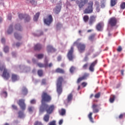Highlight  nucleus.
Masks as SVG:
<instances>
[{
    "instance_id": "obj_52",
    "label": "nucleus",
    "mask_w": 125,
    "mask_h": 125,
    "mask_svg": "<svg viewBox=\"0 0 125 125\" xmlns=\"http://www.w3.org/2000/svg\"><path fill=\"white\" fill-rule=\"evenodd\" d=\"M4 51L5 53H7L9 51V48H8V47H7V46L5 47L4 48Z\"/></svg>"
},
{
    "instance_id": "obj_43",
    "label": "nucleus",
    "mask_w": 125,
    "mask_h": 125,
    "mask_svg": "<svg viewBox=\"0 0 125 125\" xmlns=\"http://www.w3.org/2000/svg\"><path fill=\"white\" fill-rule=\"evenodd\" d=\"M124 117H125V113H123V114H120L118 118H119V119H123Z\"/></svg>"
},
{
    "instance_id": "obj_45",
    "label": "nucleus",
    "mask_w": 125,
    "mask_h": 125,
    "mask_svg": "<svg viewBox=\"0 0 125 125\" xmlns=\"http://www.w3.org/2000/svg\"><path fill=\"white\" fill-rule=\"evenodd\" d=\"M49 125H56V121H53L50 122L49 124Z\"/></svg>"
},
{
    "instance_id": "obj_10",
    "label": "nucleus",
    "mask_w": 125,
    "mask_h": 125,
    "mask_svg": "<svg viewBox=\"0 0 125 125\" xmlns=\"http://www.w3.org/2000/svg\"><path fill=\"white\" fill-rule=\"evenodd\" d=\"M117 22V21L116 18H110V19H109L108 21V23L110 26L113 27L116 25Z\"/></svg>"
},
{
    "instance_id": "obj_51",
    "label": "nucleus",
    "mask_w": 125,
    "mask_h": 125,
    "mask_svg": "<svg viewBox=\"0 0 125 125\" xmlns=\"http://www.w3.org/2000/svg\"><path fill=\"white\" fill-rule=\"evenodd\" d=\"M101 94L100 93H98L95 95L94 97L95 98H99L100 97Z\"/></svg>"
},
{
    "instance_id": "obj_42",
    "label": "nucleus",
    "mask_w": 125,
    "mask_h": 125,
    "mask_svg": "<svg viewBox=\"0 0 125 125\" xmlns=\"http://www.w3.org/2000/svg\"><path fill=\"white\" fill-rule=\"evenodd\" d=\"M38 65L40 68H44V67L45 68V63L43 64V63H38Z\"/></svg>"
},
{
    "instance_id": "obj_26",
    "label": "nucleus",
    "mask_w": 125,
    "mask_h": 125,
    "mask_svg": "<svg viewBox=\"0 0 125 125\" xmlns=\"http://www.w3.org/2000/svg\"><path fill=\"white\" fill-rule=\"evenodd\" d=\"M73 99V94L72 93L69 94L68 96H67V99H66V102L67 103L70 102Z\"/></svg>"
},
{
    "instance_id": "obj_25",
    "label": "nucleus",
    "mask_w": 125,
    "mask_h": 125,
    "mask_svg": "<svg viewBox=\"0 0 125 125\" xmlns=\"http://www.w3.org/2000/svg\"><path fill=\"white\" fill-rule=\"evenodd\" d=\"M116 99V96L111 95L110 96V98L109 99V101L110 103H113L115 100Z\"/></svg>"
},
{
    "instance_id": "obj_23",
    "label": "nucleus",
    "mask_w": 125,
    "mask_h": 125,
    "mask_svg": "<svg viewBox=\"0 0 125 125\" xmlns=\"http://www.w3.org/2000/svg\"><path fill=\"white\" fill-rule=\"evenodd\" d=\"M55 72L63 74L65 73V71L62 69L58 68L55 70Z\"/></svg>"
},
{
    "instance_id": "obj_58",
    "label": "nucleus",
    "mask_w": 125,
    "mask_h": 125,
    "mask_svg": "<svg viewBox=\"0 0 125 125\" xmlns=\"http://www.w3.org/2000/svg\"><path fill=\"white\" fill-rule=\"evenodd\" d=\"M63 123V120H60V122H59V125H61Z\"/></svg>"
},
{
    "instance_id": "obj_56",
    "label": "nucleus",
    "mask_w": 125,
    "mask_h": 125,
    "mask_svg": "<svg viewBox=\"0 0 125 125\" xmlns=\"http://www.w3.org/2000/svg\"><path fill=\"white\" fill-rule=\"evenodd\" d=\"M87 83L85 82H83L82 83H81V85L83 86V87H85L87 85Z\"/></svg>"
},
{
    "instance_id": "obj_15",
    "label": "nucleus",
    "mask_w": 125,
    "mask_h": 125,
    "mask_svg": "<svg viewBox=\"0 0 125 125\" xmlns=\"http://www.w3.org/2000/svg\"><path fill=\"white\" fill-rule=\"evenodd\" d=\"M97 17L96 16H90L89 21H88V24L90 26H91L93 24V23L96 21V19Z\"/></svg>"
},
{
    "instance_id": "obj_55",
    "label": "nucleus",
    "mask_w": 125,
    "mask_h": 125,
    "mask_svg": "<svg viewBox=\"0 0 125 125\" xmlns=\"http://www.w3.org/2000/svg\"><path fill=\"white\" fill-rule=\"evenodd\" d=\"M87 66H88V63H85V64H84V65H83V69H86Z\"/></svg>"
},
{
    "instance_id": "obj_39",
    "label": "nucleus",
    "mask_w": 125,
    "mask_h": 125,
    "mask_svg": "<svg viewBox=\"0 0 125 125\" xmlns=\"http://www.w3.org/2000/svg\"><path fill=\"white\" fill-rule=\"evenodd\" d=\"M14 35H15V37L16 39L18 40H20L21 39V36H20L17 33H15Z\"/></svg>"
},
{
    "instance_id": "obj_63",
    "label": "nucleus",
    "mask_w": 125,
    "mask_h": 125,
    "mask_svg": "<svg viewBox=\"0 0 125 125\" xmlns=\"http://www.w3.org/2000/svg\"><path fill=\"white\" fill-rule=\"evenodd\" d=\"M8 19L9 20H11V19H12V17H11V16H8Z\"/></svg>"
},
{
    "instance_id": "obj_53",
    "label": "nucleus",
    "mask_w": 125,
    "mask_h": 125,
    "mask_svg": "<svg viewBox=\"0 0 125 125\" xmlns=\"http://www.w3.org/2000/svg\"><path fill=\"white\" fill-rule=\"evenodd\" d=\"M28 110L30 112H32L33 111V107L32 106H30L28 107Z\"/></svg>"
},
{
    "instance_id": "obj_8",
    "label": "nucleus",
    "mask_w": 125,
    "mask_h": 125,
    "mask_svg": "<svg viewBox=\"0 0 125 125\" xmlns=\"http://www.w3.org/2000/svg\"><path fill=\"white\" fill-rule=\"evenodd\" d=\"M62 5V1L61 0L60 1H59V3L57 4V7L54 9V12L56 14H58L61 10Z\"/></svg>"
},
{
    "instance_id": "obj_54",
    "label": "nucleus",
    "mask_w": 125,
    "mask_h": 125,
    "mask_svg": "<svg viewBox=\"0 0 125 125\" xmlns=\"http://www.w3.org/2000/svg\"><path fill=\"white\" fill-rule=\"evenodd\" d=\"M30 103L31 104H35L36 103V101L35 99H33L30 101Z\"/></svg>"
},
{
    "instance_id": "obj_44",
    "label": "nucleus",
    "mask_w": 125,
    "mask_h": 125,
    "mask_svg": "<svg viewBox=\"0 0 125 125\" xmlns=\"http://www.w3.org/2000/svg\"><path fill=\"white\" fill-rule=\"evenodd\" d=\"M75 69V68L73 66H72L71 67H70V69H69V71H70V73H73Z\"/></svg>"
},
{
    "instance_id": "obj_48",
    "label": "nucleus",
    "mask_w": 125,
    "mask_h": 125,
    "mask_svg": "<svg viewBox=\"0 0 125 125\" xmlns=\"http://www.w3.org/2000/svg\"><path fill=\"white\" fill-rule=\"evenodd\" d=\"M46 79H42V85H45V84H46Z\"/></svg>"
},
{
    "instance_id": "obj_61",
    "label": "nucleus",
    "mask_w": 125,
    "mask_h": 125,
    "mask_svg": "<svg viewBox=\"0 0 125 125\" xmlns=\"http://www.w3.org/2000/svg\"><path fill=\"white\" fill-rule=\"evenodd\" d=\"M21 45V44L20 43L18 42V43H17V44H16V46L18 47H19Z\"/></svg>"
},
{
    "instance_id": "obj_30",
    "label": "nucleus",
    "mask_w": 125,
    "mask_h": 125,
    "mask_svg": "<svg viewBox=\"0 0 125 125\" xmlns=\"http://www.w3.org/2000/svg\"><path fill=\"white\" fill-rule=\"evenodd\" d=\"M117 3V0H110V6H114Z\"/></svg>"
},
{
    "instance_id": "obj_18",
    "label": "nucleus",
    "mask_w": 125,
    "mask_h": 125,
    "mask_svg": "<svg viewBox=\"0 0 125 125\" xmlns=\"http://www.w3.org/2000/svg\"><path fill=\"white\" fill-rule=\"evenodd\" d=\"M28 93V89L24 86H23L21 91V95L22 96H26Z\"/></svg>"
},
{
    "instance_id": "obj_1",
    "label": "nucleus",
    "mask_w": 125,
    "mask_h": 125,
    "mask_svg": "<svg viewBox=\"0 0 125 125\" xmlns=\"http://www.w3.org/2000/svg\"><path fill=\"white\" fill-rule=\"evenodd\" d=\"M55 108V105L53 104L49 105L47 104H42L40 107V113L42 114L46 111L48 114H51L53 112Z\"/></svg>"
},
{
    "instance_id": "obj_24",
    "label": "nucleus",
    "mask_w": 125,
    "mask_h": 125,
    "mask_svg": "<svg viewBox=\"0 0 125 125\" xmlns=\"http://www.w3.org/2000/svg\"><path fill=\"white\" fill-rule=\"evenodd\" d=\"M95 5L96 6V12H99L100 11V7L99 2H98V1H96L95 2Z\"/></svg>"
},
{
    "instance_id": "obj_37",
    "label": "nucleus",
    "mask_w": 125,
    "mask_h": 125,
    "mask_svg": "<svg viewBox=\"0 0 125 125\" xmlns=\"http://www.w3.org/2000/svg\"><path fill=\"white\" fill-rule=\"evenodd\" d=\"M24 117V115L22 112L21 111L19 112V118H22Z\"/></svg>"
},
{
    "instance_id": "obj_60",
    "label": "nucleus",
    "mask_w": 125,
    "mask_h": 125,
    "mask_svg": "<svg viewBox=\"0 0 125 125\" xmlns=\"http://www.w3.org/2000/svg\"><path fill=\"white\" fill-rule=\"evenodd\" d=\"M61 60H62V57L61 56L58 57V61H61Z\"/></svg>"
},
{
    "instance_id": "obj_12",
    "label": "nucleus",
    "mask_w": 125,
    "mask_h": 125,
    "mask_svg": "<svg viewBox=\"0 0 125 125\" xmlns=\"http://www.w3.org/2000/svg\"><path fill=\"white\" fill-rule=\"evenodd\" d=\"M19 17L21 20L25 18V22H28L30 20V16H28V15H22V14H19Z\"/></svg>"
},
{
    "instance_id": "obj_22",
    "label": "nucleus",
    "mask_w": 125,
    "mask_h": 125,
    "mask_svg": "<svg viewBox=\"0 0 125 125\" xmlns=\"http://www.w3.org/2000/svg\"><path fill=\"white\" fill-rule=\"evenodd\" d=\"M42 48V46L41 44L38 43L34 46V49L36 51H40Z\"/></svg>"
},
{
    "instance_id": "obj_11",
    "label": "nucleus",
    "mask_w": 125,
    "mask_h": 125,
    "mask_svg": "<svg viewBox=\"0 0 125 125\" xmlns=\"http://www.w3.org/2000/svg\"><path fill=\"white\" fill-rule=\"evenodd\" d=\"M87 2V0H80V1L76 0V4H78L79 8L81 9L85 5Z\"/></svg>"
},
{
    "instance_id": "obj_46",
    "label": "nucleus",
    "mask_w": 125,
    "mask_h": 125,
    "mask_svg": "<svg viewBox=\"0 0 125 125\" xmlns=\"http://www.w3.org/2000/svg\"><path fill=\"white\" fill-rule=\"evenodd\" d=\"M34 125H43L42 123L41 122L37 121L34 124Z\"/></svg>"
},
{
    "instance_id": "obj_3",
    "label": "nucleus",
    "mask_w": 125,
    "mask_h": 125,
    "mask_svg": "<svg viewBox=\"0 0 125 125\" xmlns=\"http://www.w3.org/2000/svg\"><path fill=\"white\" fill-rule=\"evenodd\" d=\"M93 2L89 1L87 3V6L83 11L84 14H90L93 12Z\"/></svg>"
},
{
    "instance_id": "obj_34",
    "label": "nucleus",
    "mask_w": 125,
    "mask_h": 125,
    "mask_svg": "<svg viewBox=\"0 0 125 125\" xmlns=\"http://www.w3.org/2000/svg\"><path fill=\"white\" fill-rule=\"evenodd\" d=\"M120 9L122 10H124L125 9V2H122V3L120 4Z\"/></svg>"
},
{
    "instance_id": "obj_32",
    "label": "nucleus",
    "mask_w": 125,
    "mask_h": 125,
    "mask_svg": "<svg viewBox=\"0 0 125 125\" xmlns=\"http://www.w3.org/2000/svg\"><path fill=\"white\" fill-rule=\"evenodd\" d=\"M95 37V34H92L88 37V40L91 42H93Z\"/></svg>"
},
{
    "instance_id": "obj_14",
    "label": "nucleus",
    "mask_w": 125,
    "mask_h": 125,
    "mask_svg": "<svg viewBox=\"0 0 125 125\" xmlns=\"http://www.w3.org/2000/svg\"><path fill=\"white\" fill-rule=\"evenodd\" d=\"M104 27L103 22H98L96 26V29L98 31H103Z\"/></svg>"
},
{
    "instance_id": "obj_50",
    "label": "nucleus",
    "mask_w": 125,
    "mask_h": 125,
    "mask_svg": "<svg viewBox=\"0 0 125 125\" xmlns=\"http://www.w3.org/2000/svg\"><path fill=\"white\" fill-rule=\"evenodd\" d=\"M123 49L122 47L121 46H118L117 51L119 52H120L122 51Z\"/></svg>"
},
{
    "instance_id": "obj_5",
    "label": "nucleus",
    "mask_w": 125,
    "mask_h": 125,
    "mask_svg": "<svg viewBox=\"0 0 125 125\" xmlns=\"http://www.w3.org/2000/svg\"><path fill=\"white\" fill-rule=\"evenodd\" d=\"M42 103H43V102H47L49 103L52 100V97L50 95H49L47 92L43 91L42 95Z\"/></svg>"
},
{
    "instance_id": "obj_4",
    "label": "nucleus",
    "mask_w": 125,
    "mask_h": 125,
    "mask_svg": "<svg viewBox=\"0 0 125 125\" xmlns=\"http://www.w3.org/2000/svg\"><path fill=\"white\" fill-rule=\"evenodd\" d=\"M76 45L77 46V49H78V51L80 53H83L86 49V45L84 43L79 42L78 41L74 42L73 43V46Z\"/></svg>"
},
{
    "instance_id": "obj_47",
    "label": "nucleus",
    "mask_w": 125,
    "mask_h": 125,
    "mask_svg": "<svg viewBox=\"0 0 125 125\" xmlns=\"http://www.w3.org/2000/svg\"><path fill=\"white\" fill-rule=\"evenodd\" d=\"M62 27V24L60 23V22H58V24H57V29H59Z\"/></svg>"
},
{
    "instance_id": "obj_57",
    "label": "nucleus",
    "mask_w": 125,
    "mask_h": 125,
    "mask_svg": "<svg viewBox=\"0 0 125 125\" xmlns=\"http://www.w3.org/2000/svg\"><path fill=\"white\" fill-rule=\"evenodd\" d=\"M12 107L15 110H17L18 109L17 106L16 105H14V104L12 105Z\"/></svg>"
},
{
    "instance_id": "obj_27",
    "label": "nucleus",
    "mask_w": 125,
    "mask_h": 125,
    "mask_svg": "<svg viewBox=\"0 0 125 125\" xmlns=\"http://www.w3.org/2000/svg\"><path fill=\"white\" fill-rule=\"evenodd\" d=\"M49 119H50L49 115V114H46V115H44L43 119L44 121L47 123V122H49Z\"/></svg>"
},
{
    "instance_id": "obj_13",
    "label": "nucleus",
    "mask_w": 125,
    "mask_h": 125,
    "mask_svg": "<svg viewBox=\"0 0 125 125\" xmlns=\"http://www.w3.org/2000/svg\"><path fill=\"white\" fill-rule=\"evenodd\" d=\"M19 105L20 106L22 110H25L26 108V104H25V100L20 99L18 103Z\"/></svg>"
},
{
    "instance_id": "obj_7",
    "label": "nucleus",
    "mask_w": 125,
    "mask_h": 125,
    "mask_svg": "<svg viewBox=\"0 0 125 125\" xmlns=\"http://www.w3.org/2000/svg\"><path fill=\"white\" fill-rule=\"evenodd\" d=\"M53 21V19L51 15H49L48 16H47L46 19H44V23L48 26H50V25L52 23Z\"/></svg>"
},
{
    "instance_id": "obj_28",
    "label": "nucleus",
    "mask_w": 125,
    "mask_h": 125,
    "mask_svg": "<svg viewBox=\"0 0 125 125\" xmlns=\"http://www.w3.org/2000/svg\"><path fill=\"white\" fill-rule=\"evenodd\" d=\"M19 79V78L18 77V76L16 74H12V80L13 82H16L17 81H18Z\"/></svg>"
},
{
    "instance_id": "obj_29",
    "label": "nucleus",
    "mask_w": 125,
    "mask_h": 125,
    "mask_svg": "<svg viewBox=\"0 0 125 125\" xmlns=\"http://www.w3.org/2000/svg\"><path fill=\"white\" fill-rule=\"evenodd\" d=\"M92 114L93 113L92 112H90L89 114L88 115V118H89V121L92 123H94V122L93 121V119L92 118Z\"/></svg>"
},
{
    "instance_id": "obj_17",
    "label": "nucleus",
    "mask_w": 125,
    "mask_h": 125,
    "mask_svg": "<svg viewBox=\"0 0 125 125\" xmlns=\"http://www.w3.org/2000/svg\"><path fill=\"white\" fill-rule=\"evenodd\" d=\"M49 60L46 57L44 60L45 68H51L53 66V63H48Z\"/></svg>"
},
{
    "instance_id": "obj_16",
    "label": "nucleus",
    "mask_w": 125,
    "mask_h": 125,
    "mask_svg": "<svg viewBox=\"0 0 125 125\" xmlns=\"http://www.w3.org/2000/svg\"><path fill=\"white\" fill-rule=\"evenodd\" d=\"M98 62L97 60H95L94 62H93L92 63H91L89 67V70L90 72H94V67L95 65L97 64Z\"/></svg>"
},
{
    "instance_id": "obj_36",
    "label": "nucleus",
    "mask_w": 125,
    "mask_h": 125,
    "mask_svg": "<svg viewBox=\"0 0 125 125\" xmlns=\"http://www.w3.org/2000/svg\"><path fill=\"white\" fill-rule=\"evenodd\" d=\"M66 113V110L64 109H62L61 110V112H60V114L61 115L63 116Z\"/></svg>"
},
{
    "instance_id": "obj_6",
    "label": "nucleus",
    "mask_w": 125,
    "mask_h": 125,
    "mask_svg": "<svg viewBox=\"0 0 125 125\" xmlns=\"http://www.w3.org/2000/svg\"><path fill=\"white\" fill-rule=\"evenodd\" d=\"M0 70L2 71L4 70L3 73L2 75V77L4 79L6 80H8L10 78V75L7 70L5 68V66L4 65H2L0 66Z\"/></svg>"
},
{
    "instance_id": "obj_59",
    "label": "nucleus",
    "mask_w": 125,
    "mask_h": 125,
    "mask_svg": "<svg viewBox=\"0 0 125 125\" xmlns=\"http://www.w3.org/2000/svg\"><path fill=\"white\" fill-rule=\"evenodd\" d=\"M94 51V49H93V47H90V49L89 50L90 52H93Z\"/></svg>"
},
{
    "instance_id": "obj_38",
    "label": "nucleus",
    "mask_w": 125,
    "mask_h": 125,
    "mask_svg": "<svg viewBox=\"0 0 125 125\" xmlns=\"http://www.w3.org/2000/svg\"><path fill=\"white\" fill-rule=\"evenodd\" d=\"M38 74L40 77H42L43 75V72L42 70H39Z\"/></svg>"
},
{
    "instance_id": "obj_9",
    "label": "nucleus",
    "mask_w": 125,
    "mask_h": 125,
    "mask_svg": "<svg viewBox=\"0 0 125 125\" xmlns=\"http://www.w3.org/2000/svg\"><path fill=\"white\" fill-rule=\"evenodd\" d=\"M74 52V47L73 46H71V48H70V50H69V51H68V53H67V58H68V60L69 61H72L74 58V56L73 55Z\"/></svg>"
},
{
    "instance_id": "obj_41",
    "label": "nucleus",
    "mask_w": 125,
    "mask_h": 125,
    "mask_svg": "<svg viewBox=\"0 0 125 125\" xmlns=\"http://www.w3.org/2000/svg\"><path fill=\"white\" fill-rule=\"evenodd\" d=\"M30 2L32 3V5H37V1H36L35 0H30Z\"/></svg>"
},
{
    "instance_id": "obj_2",
    "label": "nucleus",
    "mask_w": 125,
    "mask_h": 125,
    "mask_svg": "<svg viewBox=\"0 0 125 125\" xmlns=\"http://www.w3.org/2000/svg\"><path fill=\"white\" fill-rule=\"evenodd\" d=\"M64 81V79L62 76H60L57 80V92L59 95L61 94L62 92V83Z\"/></svg>"
},
{
    "instance_id": "obj_62",
    "label": "nucleus",
    "mask_w": 125,
    "mask_h": 125,
    "mask_svg": "<svg viewBox=\"0 0 125 125\" xmlns=\"http://www.w3.org/2000/svg\"><path fill=\"white\" fill-rule=\"evenodd\" d=\"M1 42H2V43H5V39H1Z\"/></svg>"
},
{
    "instance_id": "obj_35",
    "label": "nucleus",
    "mask_w": 125,
    "mask_h": 125,
    "mask_svg": "<svg viewBox=\"0 0 125 125\" xmlns=\"http://www.w3.org/2000/svg\"><path fill=\"white\" fill-rule=\"evenodd\" d=\"M13 26L12 25H10L9 28V30L7 31V33L8 34H10L13 32Z\"/></svg>"
},
{
    "instance_id": "obj_20",
    "label": "nucleus",
    "mask_w": 125,
    "mask_h": 125,
    "mask_svg": "<svg viewBox=\"0 0 125 125\" xmlns=\"http://www.w3.org/2000/svg\"><path fill=\"white\" fill-rule=\"evenodd\" d=\"M92 108L93 113H98L99 111L98 104H93L92 105Z\"/></svg>"
},
{
    "instance_id": "obj_40",
    "label": "nucleus",
    "mask_w": 125,
    "mask_h": 125,
    "mask_svg": "<svg viewBox=\"0 0 125 125\" xmlns=\"http://www.w3.org/2000/svg\"><path fill=\"white\" fill-rule=\"evenodd\" d=\"M15 28L19 31H21V27L20 24L16 25Z\"/></svg>"
},
{
    "instance_id": "obj_33",
    "label": "nucleus",
    "mask_w": 125,
    "mask_h": 125,
    "mask_svg": "<svg viewBox=\"0 0 125 125\" xmlns=\"http://www.w3.org/2000/svg\"><path fill=\"white\" fill-rule=\"evenodd\" d=\"M83 20L85 22H88L89 20V16H87V15H86L85 16H84V17H83Z\"/></svg>"
},
{
    "instance_id": "obj_21",
    "label": "nucleus",
    "mask_w": 125,
    "mask_h": 125,
    "mask_svg": "<svg viewBox=\"0 0 125 125\" xmlns=\"http://www.w3.org/2000/svg\"><path fill=\"white\" fill-rule=\"evenodd\" d=\"M47 50L48 53H53L56 51V50L50 45L47 46Z\"/></svg>"
},
{
    "instance_id": "obj_49",
    "label": "nucleus",
    "mask_w": 125,
    "mask_h": 125,
    "mask_svg": "<svg viewBox=\"0 0 125 125\" xmlns=\"http://www.w3.org/2000/svg\"><path fill=\"white\" fill-rule=\"evenodd\" d=\"M43 54H39L37 56V58L39 59H42L43 58Z\"/></svg>"
},
{
    "instance_id": "obj_31",
    "label": "nucleus",
    "mask_w": 125,
    "mask_h": 125,
    "mask_svg": "<svg viewBox=\"0 0 125 125\" xmlns=\"http://www.w3.org/2000/svg\"><path fill=\"white\" fill-rule=\"evenodd\" d=\"M40 15V13H39V12L37 13V14H36V15L34 18V21H37L39 19Z\"/></svg>"
},
{
    "instance_id": "obj_19",
    "label": "nucleus",
    "mask_w": 125,
    "mask_h": 125,
    "mask_svg": "<svg viewBox=\"0 0 125 125\" xmlns=\"http://www.w3.org/2000/svg\"><path fill=\"white\" fill-rule=\"evenodd\" d=\"M88 76H89L88 74H87V73L84 74V75H83L82 77H80L78 78V80H77V83H79L83 80L86 79L88 77Z\"/></svg>"
},
{
    "instance_id": "obj_64",
    "label": "nucleus",
    "mask_w": 125,
    "mask_h": 125,
    "mask_svg": "<svg viewBox=\"0 0 125 125\" xmlns=\"http://www.w3.org/2000/svg\"><path fill=\"white\" fill-rule=\"evenodd\" d=\"M3 93L5 94V97H7V93L6 92H3Z\"/></svg>"
}]
</instances>
